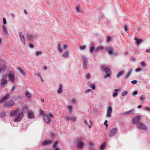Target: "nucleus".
Segmentation results:
<instances>
[{
  "label": "nucleus",
  "mask_w": 150,
  "mask_h": 150,
  "mask_svg": "<svg viewBox=\"0 0 150 150\" xmlns=\"http://www.w3.org/2000/svg\"><path fill=\"white\" fill-rule=\"evenodd\" d=\"M37 75L38 76H39L40 78H42L41 76V74L40 73H38L37 74Z\"/></svg>",
  "instance_id": "63"
},
{
  "label": "nucleus",
  "mask_w": 150,
  "mask_h": 150,
  "mask_svg": "<svg viewBox=\"0 0 150 150\" xmlns=\"http://www.w3.org/2000/svg\"><path fill=\"white\" fill-rule=\"evenodd\" d=\"M2 30L6 35L8 34V32L7 27L4 25H2Z\"/></svg>",
  "instance_id": "16"
},
{
  "label": "nucleus",
  "mask_w": 150,
  "mask_h": 150,
  "mask_svg": "<svg viewBox=\"0 0 150 150\" xmlns=\"http://www.w3.org/2000/svg\"><path fill=\"white\" fill-rule=\"evenodd\" d=\"M7 77V76L6 75H4L2 76V78L1 80V85H4L7 83V82L6 80Z\"/></svg>",
  "instance_id": "9"
},
{
  "label": "nucleus",
  "mask_w": 150,
  "mask_h": 150,
  "mask_svg": "<svg viewBox=\"0 0 150 150\" xmlns=\"http://www.w3.org/2000/svg\"><path fill=\"white\" fill-rule=\"evenodd\" d=\"M25 94L26 96L28 98H30L32 97L31 94L27 91L25 92Z\"/></svg>",
  "instance_id": "30"
},
{
  "label": "nucleus",
  "mask_w": 150,
  "mask_h": 150,
  "mask_svg": "<svg viewBox=\"0 0 150 150\" xmlns=\"http://www.w3.org/2000/svg\"><path fill=\"white\" fill-rule=\"evenodd\" d=\"M135 110L134 109H132L128 111V114H133L135 113Z\"/></svg>",
  "instance_id": "32"
},
{
  "label": "nucleus",
  "mask_w": 150,
  "mask_h": 150,
  "mask_svg": "<svg viewBox=\"0 0 150 150\" xmlns=\"http://www.w3.org/2000/svg\"><path fill=\"white\" fill-rule=\"evenodd\" d=\"M86 46L85 45L81 46L80 49L81 50H83L85 49Z\"/></svg>",
  "instance_id": "43"
},
{
  "label": "nucleus",
  "mask_w": 150,
  "mask_h": 150,
  "mask_svg": "<svg viewBox=\"0 0 150 150\" xmlns=\"http://www.w3.org/2000/svg\"><path fill=\"white\" fill-rule=\"evenodd\" d=\"M141 65L143 67H145L146 66V64L144 61H142L141 63Z\"/></svg>",
  "instance_id": "36"
},
{
  "label": "nucleus",
  "mask_w": 150,
  "mask_h": 150,
  "mask_svg": "<svg viewBox=\"0 0 150 150\" xmlns=\"http://www.w3.org/2000/svg\"><path fill=\"white\" fill-rule=\"evenodd\" d=\"M6 115V114L5 113H1V116L2 117H4Z\"/></svg>",
  "instance_id": "53"
},
{
  "label": "nucleus",
  "mask_w": 150,
  "mask_h": 150,
  "mask_svg": "<svg viewBox=\"0 0 150 150\" xmlns=\"http://www.w3.org/2000/svg\"><path fill=\"white\" fill-rule=\"evenodd\" d=\"M137 93H138L137 91H134L133 92V95L134 96H135L137 94Z\"/></svg>",
  "instance_id": "58"
},
{
  "label": "nucleus",
  "mask_w": 150,
  "mask_h": 150,
  "mask_svg": "<svg viewBox=\"0 0 150 150\" xmlns=\"http://www.w3.org/2000/svg\"><path fill=\"white\" fill-rule=\"evenodd\" d=\"M106 39H107L106 41L108 42H109L111 40V38H110V37L109 36H107L106 38Z\"/></svg>",
  "instance_id": "47"
},
{
  "label": "nucleus",
  "mask_w": 150,
  "mask_h": 150,
  "mask_svg": "<svg viewBox=\"0 0 150 150\" xmlns=\"http://www.w3.org/2000/svg\"><path fill=\"white\" fill-rule=\"evenodd\" d=\"M15 103L13 101H11V102H8L5 103L4 106L6 108H9L10 107H11L14 105Z\"/></svg>",
  "instance_id": "14"
},
{
  "label": "nucleus",
  "mask_w": 150,
  "mask_h": 150,
  "mask_svg": "<svg viewBox=\"0 0 150 150\" xmlns=\"http://www.w3.org/2000/svg\"><path fill=\"white\" fill-rule=\"evenodd\" d=\"M123 71H120L117 75L116 77L117 78H119L120 77L122 76L123 73Z\"/></svg>",
  "instance_id": "27"
},
{
  "label": "nucleus",
  "mask_w": 150,
  "mask_h": 150,
  "mask_svg": "<svg viewBox=\"0 0 150 150\" xmlns=\"http://www.w3.org/2000/svg\"><path fill=\"white\" fill-rule=\"evenodd\" d=\"M65 118L68 121L70 120L73 122H76L77 119V117L75 116L73 117H71L69 116H67L65 117Z\"/></svg>",
  "instance_id": "12"
},
{
  "label": "nucleus",
  "mask_w": 150,
  "mask_h": 150,
  "mask_svg": "<svg viewBox=\"0 0 150 150\" xmlns=\"http://www.w3.org/2000/svg\"><path fill=\"white\" fill-rule=\"evenodd\" d=\"M104 49V47L102 46H99L95 49V50L96 52H97L98 51L100 50H103Z\"/></svg>",
  "instance_id": "24"
},
{
  "label": "nucleus",
  "mask_w": 150,
  "mask_h": 150,
  "mask_svg": "<svg viewBox=\"0 0 150 150\" xmlns=\"http://www.w3.org/2000/svg\"><path fill=\"white\" fill-rule=\"evenodd\" d=\"M88 85L89 87L91 88L93 90H94L96 88L95 84H92V83L90 82L88 83Z\"/></svg>",
  "instance_id": "19"
},
{
  "label": "nucleus",
  "mask_w": 150,
  "mask_h": 150,
  "mask_svg": "<svg viewBox=\"0 0 150 150\" xmlns=\"http://www.w3.org/2000/svg\"><path fill=\"white\" fill-rule=\"evenodd\" d=\"M132 70H129L127 74H126V75L125 76V79H127L130 76L131 73H132Z\"/></svg>",
  "instance_id": "23"
},
{
  "label": "nucleus",
  "mask_w": 150,
  "mask_h": 150,
  "mask_svg": "<svg viewBox=\"0 0 150 150\" xmlns=\"http://www.w3.org/2000/svg\"><path fill=\"white\" fill-rule=\"evenodd\" d=\"M90 91H91V89H88L86 90L85 91V93H86L89 92Z\"/></svg>",
  "instance_id": "55"
},
{
  "label": "nucleus",
  "mask_w": 150,
  "mask_h": 150,
  "mask_svg": "<svg viewBox=\"0 0 150 150\" xmlns=\"http://www.w3.org/2000/svg\"><path fill=\"white\" fill-rule=\"evenodd\" d=\"M134 40L137 41V45H139L143 41L141 39H137L136 37H135L134 38Z\"/></svg>",
  "instance_id": "25"
},
{
  "label": "nucleus",
  "mask_w": 150,
  "mask_h": 150,
  "mask_svg": "<svg viewBox=\"0 0 150 150\" xmlns=\"http://www.w3.org/2000/svg\"><path fill=\"white\" fill-rule=\"evenodd\" d=\"M102 68L105 71L106 74L104 76L105 79H106L107 77H109L111 74V71L109 68L108 67H105L104 68L103 66L102 67Z\"/></svg>",
  "instance_id": "2"
},
{
  "label": "nucleus",
  "mask_w": 150,
  "mask_h": 150,
  "mask_svg": "<svg viewBox=\"0 0 150 150\" xmlns=\"http://www.w3.org/2000/svg\"><path fill=\"white\" fill-rule=\"evenodd\" d=\"M124 28L126 32H127L128 30L127 26L125 24H124Z\"/></svg>",
  "instance_id": "42"
},
{
  "label": "nucleus",
  "mask_w": 150,
  "mask_h": 150,
  "mask_svg": "<svg viewBox=\"0 0 150 150\" xmlns=\"http://www.w3.org/2000/svg\"><path fill=\"white\" fill-rule=\"evenodd\" d=\"M62 85L61 84H60L59 88L57 90V93H62Z\"/></svg>",
  "instance_id": "22"
},
{
  "label": "nucleus",
  "mask_w": 150,
  "mask_h": 150,
  "mask_svg": "<svg viewBox=\"0 0 150 150\" xmlns=\"http://www.w3.org/2000/svg\"><path fill=\"white\" fill-rule=\"evenodd\" d=\"M141 119V116L140 115L136 116L132 118V121L133 124L138 123L140 122L139 121Z\"/></svg>",
  "instance_id": "7"
},
{
  "label": "nucleus",
  "mask_w": 150,
  "mask_h": 150,
  "mask_svg": "<svg viewBox=\"0 0 150 150\" xmlns=\"http://www.w3.org/2000/svg\"><path fill=\"white\" fill-rule=\"evenodd\" d=\"M20 109L18 108L16 109L11 112L10 114V116L11 117L16 116L19 113Z\"/></svg>",
  "instance_id": "6"
},
{
  "label": "nucleus",
  "mask_w": 150,
  "mask_h": 150,
  "mask_svg": "<svg viewBox=\"0 0 150 150\" xmlns=\"http://www.w3.org/2000/svg\"><path fill=\"white\" fill-rule=\"evenodd\" d=\"M3 23L4 25L6 24V18H3Z\"/></svg>",
  "instance_id": "50"
},
{
  "label": "nucleus",
  "mask_w": 150,
  "mask_h": 150,
  "mask_svg": "<svg viewBox=\"0 0 150 150\" xmlns=\"http://www.w3.org/2000/svg\"><path fill=\"white\" fill-rule=\"evenodd\" d=\"M42 54V52L41 51H37L35 52V55L36 56H38L39 55H41Z\"/></svg>",
  "instance_id": "33"
},
{
  "label": "nucleus",
  "mask_w": 150,
  "mask_h": 150,
  "mask_svg": "<svg viewBox=\"0 0 150 150\" xmlns=\"http://www.w3.org/2000/svg\"><path fill=\"white\" fill-rule=\"evenodd\" d=\"M142 70V69L141 68H137L136 69L135 71L136 72H138L139 71H141Z\"/></svg>",
  "instance_id": "54"
},
{
  "label": "nucleus",
  "mask_w": 150,
  "mask_h": 150,
  "mask_svg": "<svg viewBox=\"0 0 150 150\" xmlns=\"http://www.w3.org/2000/svg\"><path fill=\"white\" fill-rule=\"evenodd\" d=\"M131 82L133 84H136L137 83V81L136 80H134L132 81Z\"/></svg>",
  "instance_id": "57"
},
{
  "label": "nucleus",
  "mask_w": 150,
  "mask_h": 150,
  "mask_svg": "<svg viewBox=\"0 0 150 150\" xmlns=\"http://www.w3.org/2000/svg\"><path fill=\"white\" fill-rule=\"evenodd\" d=\"M27 38L28 39L30 40L32 39L33 36L31 35H30L29 34H28L27 35Z\"/></svg>",
  "instance_id": "38"
},
{
  "label": "nucleus",
  "mask_w": 150,
  "mask_h": 150,
  "mask_svg": "<svg viewBox=\"0 0 150 150\" xmlns=\"http://www.w3.org/2000/svg\"><path fill=\"white\" fill-rule=\"evenodd\" d=\"M119 91V90L117 89H115L114 91H115V92L113 94L112 96L113 97H116L117 95V92Z\"/></svg>",
  "instance_id": "26"
},
{
  "label": "nucleus",
  "mask_w": 150,
  "mask_h": 150,
  "mask_svg": "<svg viewBox=\"0 0 150 150\" xmlns=\"http://www.w3.org/2000/svg\"><path fill=\"white\" fill-rule=\"evenodd\" d=\"M40 115H42L43 116V117L44 116V115H45V114H44V113L43 111L42 110H40Z\"/></svg>",
  "instance_id": "51"
},
{
  "label": "nucleus",
  "mask_w": 150,
  "mask_h": 150,
  "mask_svg": "<svg viewBox=\"0 0 150 150\" xmlns=\"http://www.w3.org/2000/svg\"><path fill=\"white\" fill-rule=\"evenodd\" d=\"M145 52L147 53H150V49H147L146 50Z\"/></svg>",
  "instance_id": "59"
},
{
  "label": "nucleus",
  "mask_w": 150,
  "mask_h": 150,
  "mask_svg": "<svg viewBox=\"0 0 150 150\" xmlns=\"http://www.w3.org/2000/svg\"><path fill=\"white\" fill-rule=\"evenodd\" d=\"M144 109L146 111H150V108L148 107H144Z\"/></svg>",
  "instance_id": "49"
},
{
  "label": "nucleus",
  "mask_w": 150,
  "mask_h": 150,
  "mask_svg": "<svg viewBox=\"0 0 150 150\" xmlns=\"http://www.w3.org/2000/svg\"><path fill=\"white\" fill-rule=\"evenodd\" d=\"M18 69L22 74L24 75H25V72L23 71L21 68H18Z\"/></svg>",
  "instance_id": "31"
},
{
  "label": "nucleus",
  "mask_w": 150,
  "mask_h": 150,
  "mask_svg": "<svg viewBox=\"0 0 150 150\" xmlns=\"http://www.w3.org/2000/svg\"><path fill=\"white\" fill-rule=\"evenodd\" d=\"M137 127L140 129L144 131H146L148 129L147 127L142 122H138L137 124Z\"/></svg>",
  "instance_id": "1"
},
{
  "label": "nucleus",
  "mask_w": 150,
  "mask_h": 150,
  "mask_svg": "<svg viewBox=\"0 0 150 150\" xmlns=\"http://www.w3.org/2000/svg\"><path fill=\"white\" fill-rule=\"evenodd\" d=\"M83 67L84 69H86L88 64L87 59L86 58H84L83 61Z\"/></svg>",
  "instance_id": "15"
},
{
  "label": "nucleus",
  "mask_w": 150,
  "mask_h": 150,
  "mask_svg": "<svg viewBox=\"0 0 150 150\" xmlns=\"http://www.w3.org/2000/svg\"><path fill=\"white\" fill-rule=\"evenodd\" d=\"M63 47L64 49L66 50L67 48L68 45L67 44H64L63 45Z\"/></svg>",
  "instance_id": "48"
},
{
  "label": "nucleus",
  "mask_w": 150,
  "mask_h": 150,
  "mask_svg": "<svg viewBox=\"0 0 150 150\" xmlns=\"http://www.w3.org/2000/svg\"><path fill=\"white\" fill-rule=\"evenodd\" d=\"M52 142V141L47 140L44 141L42 143V144L43 145H48L50 144Z\"/></svg>",
  "instance_id": "18"
},
{
  "label": "nucleus",
  "mask_w": 150,
  "mask_h": 150,
  "mask_svg": "<svg viewBox=\"0 0 150 150\" xmlns=\"http://www.w3.org/2000/svg\"><path fill=\"white\" fill-rule=\"evenodd\" d=\"M58 141H55L53 145V147L54 148H55V147H56V146L58 144Z\"/></svg>",
  "instance_id": "37"
},
{
  "label": "nucleus",
  "mask_w": 150,
  "mask_h": 150,
  "mask_svg": "<svg viewBox=\"0 0 150 150\" xmlns=\"http://www.w3.org/2000/svg\"><path fill=\"white\" fill-rule=\"evenodd\" d=\"M86 78L87 79H89L90 78V74H88L86 75Z\"/></svg>",
  "instance_id": "52"
},
{
  "label": "nucleus",
  "mask_w": 150,
  "mask_h": 150,
  "mask_svg": "<svg viewBox=\"0 0 150 150\" xmlns=\"http://www.w3.org/2000/svg\"><path fill=\"white\" fill-rule=\"evenodd\" d=\"M28 118L30 119L33 118L34 117V113L33 112H28Z\"/></svg>",
  "instance_id": "17"
},
{
  "label": "nucleus",
  "mask_w": 150,
  "mask_h": 150,
  "mask_svg": "<svg viewBox=\"0 0 150 150\" xmlns=\"http://www.w3.org/2000/svg\"><path fill=\"white\" fill-rule=\"evenodd\" d=\"M80 6L78 5L76 7V10L77 12L79 13L80 12Z\"/></svg>",
  "instance_id": "39"
},
{
  "label": "nucleus",
  "mask_w": 150,
  "mask_h": 150,
  "mask_svg": "<svg viewBox=\"0 0 150 150\" xmlns=\"http://www.w3.org/2000/svg\"><path fill=\"white\" fill-rule=\"evenodd\" d=\"M128 92L126 91H125L124 92H123L122 93V96H125L126 95H127V94Z\"/></svg>",
  "instance_id": "41"
},
{
  "label": "nucleus",
  "mask_w": 150,
  "mask_h": 150,
  "mask_svg": "<svg viewBox=\"0 0 150 150\" xmlns=\"http://www.w3.org/2000/svg\"><path fill=\"white\" fill-rule=\"evenodd\" d=\"M19 35L21 41L23 43V45H25V38L24 35L22 33L19 32Z\"/></svg>",
  "instance_id": "13"
},
{
  "label": "nucleus",
  "mask_w": 150,
  "mask_h": 150,
  "mask_svg": "<svg viewBox=\"0 0 150 150\" xmlns=\"http://www.w3.org/2000/svg\"><path fill=\"white\" fill-rule=\"evenodd\" d=\"M43 69L44 70H46L47 69V68L46 66H44L43 67Z\"/></svg>",
  "instance_id": "61"
},
{
  "label": "nucleus",
  "mask_w": 150,
  "mask_h": 150,
  "mask_svg": "<svg viewBox=\"0 0 150 150\" xmlns=\"http://www.w3.org/2000/svg\"><path fill=\"white\" fill-rule=\"evenodd\" d=\"M108 122V121L107 120H105L104 122V125H105V126L107 127L108 126V125L107 124V122Z\"/></svg>",
  "instance_id": "56"
},
{
  "label": "nucleus",
  "mask_w": 150,
  "mask_h": 150,
  "mask_svg": "<svg viewBox=\"0 0 150 150\" xmlns=\"http://www.w3.org/2000/svg\"><path fill=\"white\" fill-rule=\"evenodd\" d=\"M58 49L60 52H63V50L61 48V44L59 43L58 44Z\"/></svg>",
  "instance_id": "29"
},
{
  "label": "nucleus",
  "mask_w": 150,
  "mask_h": 150,
  "mask_svg": "<svg viewBox=\"0 0 150 150\" xmlns=\"http://www.w3.org/2000/svg\"><path fill=\"white\" fill-rule=\"evenodd\" d=\"M11 15L12 16L13 18H15L16 16L15 14L13 13H11Z\"/></svg>",
  "instance_id": "60"
},
{
  "label": "nucleus",
  "mask_w": 150,
  "mask_h": 150,
  "mask_svg": "<svg viewBox=\"0 0 150 150\" xmlns=\"http://www.w3.org/2000/svg\"><path fill=\"white\" fill-rule=\"evenodd\" d=\"M23 113L22 112H20L18 114V116L13 119V121L15 122H19L23 118Z\"/></svg>",
  "instance_id": "5"
},
{
  "label": "nucleus",
  "mask_w": 150,
  "mask_h": 150,
  "mask_svg": "<svg viewBox=\"0 0 150 150\" xmlns=\"http://www.w3.org/2000/svg\"><path fill=\"white\" fill-rule=\"evenodd\" d=\"M49 115L50 117H49L48 115L46 114L44 115V116L43 117L46 123L48 124H49L51 122V120L50 117H53V115L52 113H50Z\"/></svg>",
  "instance_id": "3"
},
{
  "label": "nucleus",
  "mask_w": 150,
  "mask_h": 150,
  "mask_svg": "<svg viewBox=\"0 0 150 150\" xmlns=\"http://www.w3.org/2000/svg\"><path fill=\"white\" fill-rule=\"evenodd\" d=\"M112 108L111 106L108 107V110L106 117L109 118L111 116V114L112 113Z\"/></svg>",
  "instance_id": "11"
},
{
  "label": "nucleus",
  "mask_w": 150,
  "mask_h": 150,
  "mask_svg": "<svg viewBox=\"0 0 150 150\" xmlns=\"http://www.w3.org/2000/svg\"><path fill=\"white\" fill-rule=\"evenodd\" d=\"M139 98L141 101H142L145 99V96L142 95Z\"/></svg>",
  "instance_id": "40"
},
{
  "label": "nucleus",
  "mask_w": 150,
  "mask_h": 150,
  "mask_svg": "<svg viewBox=\"0 0 150 150\" xmlns=\"http://www.w3.org/2000/svg\"><path fill=\"white\" fill-rule=\"evenodd\" d=\"M71 103H76V101L75 99L74 98H72L71 99Z\"/></svg>",
  "instance_id": "46"
},
{
  "label": "nucleus",
  "mask_w": 150,
  "mask_h": 150,
  "mask_svg": "<svg viewBox=\"0 0 150 150\" xmlns=\"http://www.w3.org/2000/svg\"><path fill=\"white\" fill-rule=\"evenodd\" d=\"M84 122H85V124L86 125H87L88 126V127L89 128H91V125H88V122H87V121L86 120H85L84 121Z\"/></svg>",
  "instance_id": "45"
},
{
  "label": "nucleus",
  "mask_w": 150,
  "mask_h": 150,
  "mask_svg": "<svg viewBox=\"0 0 150 150\" xmlns=\"http://www.w3.org/2000/svg\"><path fill=\"white\" fill-rule=\"evenodd\" d=\"M83 139L79 138L78 140V146L80 149L82 148L84 144L83 142H82Z\"/></svg>",
  "instance_id": "10"
},
{
  "label": "nucleus",
  "mask_w": 150,
  "mask_h": 150,
  "mask_svg": "<svg viewBox=\"0 0 150 150\" xmlns=\"http://www.w3.org/2000/svg\"><path fill=\"white\" fill-rule=\"evenodd\" d=\"M142 105H138L137 106V108H142Z\"/></svg>",
  "instance_id": "64"
},
{
  "label": "nucleus",
  "mask_w": 150,
  "mask_h": 150,
  "mask_svg": "<svg viewBox=\"0 0 150 150\" xmlns=\"http://www.w3.org/2000/svg\"><path fill=\"white\" fill-rule=\"evenodd\" d=\"M94 50V47H91L90 48V52H93Z\"/></svg>",
  "instance_id": "44"
},
{
  "label": "nucleus",
  "mask_w": 150,
  "mask_h": 150,
  "mask_svg": "<svg viewBox=\"0 0 150 150\" xmlns=\"http://www.w3.org/2000/svg\"><path fill=\"white\" fill-rule=\"evenodd\" d=\"M67 109H68L69 111L71 112H72V107L71 105H68L67 107Z\"/></svg>",
  "instance_id": "35"
},
{
  "label": "nucleus",
  "mask_w": 150,
  "mask_h": 150,
  "mask_svg": "<svg viewBox=\"0 0 150 150\" xmlns=\"http://www.w3.org/2000/svg\"><path fill=\"white\" fill-rule=\"evenodd\" d=\"M108 50V53L110 54H112L113 53V49L111 47H109L107 48Z\"/></svg>",
  "instance_id": "28"
},
{
  "label": "nucleus",
  "mask_w": 150,
  "mask_h": 150,
  "mask_svg": "<svg viewBox=\"0 0 150 150\" xmlns=\"http://www.w3.org/2000/svg\"><path fill=\"white\" fill-rule=\"evenodd\" d=\"M30 47H31V48H33L34 47V46H33V45L31 44L30 45Z\"/></svg>",
  "instance_id": "62"
},
{
  "label": "nucleus",
  "mask_w": 150,
  "mask_h": 150,
  "mask_svg": "<svg viewBox=\"0 0 150 150\" xmlns=\"http://www.w3.org/2000/svg\"><path fill=\"white\" fill-rule=\"evenodd\" d=\"M9 95L7 94L4 97L0 100V103H3L4 102L6 99L9 97Z\"/></svg>",
  "instance_id": "20"
},
{
  "label": "nucleus",
  "mask_w": 150,
  "mask_h": 150,
  "mask_svg": "<svg viewBox=\"0 0 150 150\" xmlns=\"http://www.w3.org/2000/svg\"><path fill=\"white\" fill-rule=\"evenodd\" d=\"M105 147V144L104 142L103 144H101L100 147V149H104Z\"/></svg>",
  "instance_id": "34"
},
{
  "label": "nucleus",
  "mask_w": 150,
  "mask_h": 150,
  "mask_svg": "<svg viewBox=\"0 0 150 150\" xmlns=\"http://www.w3.org/2000/svg\"><path fill=\"white\" fill-rule=\"evenodd\" d=\"M69 52L67 50L62 55V56L64 58H67L69 56Z\"/></svg>",
  "instance_id": "21"
},
{
  "label": "nucleus",
  "mask_w": 150,
  "mask_h": 150,
  "mask_svg": "<svg viewBox=\"0 0 150 150\" xmlns=\"http://www.w3.org/2000/svg\"><path fill=\"white\" fill-rule=\"evenodd\" d=\"M11 81L12 83L15 82V75L14 73L11 71H10L7 76Z\"/></svg>",
  "instance_id": "4"
},
{
  "label": "nucleus",
  "mask_w": 150,
  "mask_h": 150,
  "mask_svg": "<svg viewBox=\"0 0 150 150\" xmlns=\"http://www.w3.org/2000/svg\"><path fill=\"white\" fill-rule=\"evenodd\" d=\"M117 132V129L116 128H113L111 129L109 133V137H112L114 136Z\"/></svg>",
  "instance_id": "8"
}]
</instances>
